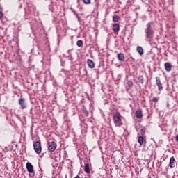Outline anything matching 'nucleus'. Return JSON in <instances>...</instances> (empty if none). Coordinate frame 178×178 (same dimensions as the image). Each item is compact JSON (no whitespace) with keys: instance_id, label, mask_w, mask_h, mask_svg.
Listing matches in <instances>:
<instances>
[{"instance_id":"obj_1","label":"nucleus","mask_w":178,"mask_h":178,"mask_svg":"<svg viewBox=\"0 0 178 178\" xmlns=\"http://www.w3.org/2000/svg\"><path fill=\"white\" fill-rule=\"evenodd\" d=\"M152 22H148L146 25V29H145L146 41H152L154 38L155 31H154V29L152 28Z\"/></svg>"},{"instance_id":"obj_2","label":"nucleus","mask_w":178,"mask_h":178,"mask_svg":"<svg viewBox=\"0 0 178 178\" xmlns=\"http://www.w3.org/2000/svg\"><path fill=\"white\" fill-rule=\"evenodd\" d=\"M113 119L114 124L117 127H120V126L123 124V123H122V115L119 112L115 113V114L113 115Z\"/></svg>"},{"instance_id":"obj_3","label":"nucleus","mask_w":178,"mask_h":178,"mask_svg":"<svg viewBox=\"0 0 178 178\" xmlns=\"http://www.w3.org/2000/svg\"><path fill=\"white\" fill-rule=\"evenodd\" d=\"M33 148L36 154H41V142L36 141L33 143Z\"/></svg>"},{"instance_id":"obj_4","label":"nucleus","mask_w":178,"mask_h":178,"mask_svg":"<svg viewBox=\"0 0 178 178\" xmlns=\"http://www.w3.org/2000/svg\"><path fill=\"white\" fill-rule=\"evenodd\" d=\"M47 145H48V149L51 152H54V151L56 149V143H55V142H49L47 143Z\"/></svg>"},{"instance_id":"obj_5","label":"nucleus","mask_w":178,"mask_h":178,"mask_svg":"<svg viewBox=\"0 0 178 178\" xmlns=\"http://www.w3.org/2000/svg\"><path fill=\"white\" fill-rule=\"evenodd\" d=\"M19 105H20L22 109H26L27 108V104H26V100L24 98H20L19 99Z\"/></svg>"},{"instance_id":"obj_6","label":"nucleus","mask_w":178,"mask_h":178,"mask_svg":"<svg viewBox=\"0 0 178 178\" xmlns=\"http://www.w3.org/2000/svg\"><path fill=\"white\" fill-rule=\"evenodd\" d=\"M156 84L158 86L159 91H162V90H163V86H162V83L161 82V78L156 77Z\"/></svg>"},{"instance_id":"obj_7","label":"nucleus","mask_w":178,"mask_h":178,"mask_svg":"<svg viewBox=\"0 0 178 178\" xmlns=\"http://www.w3.org/2000/svg\"><path fill=\"white\" fill-rule=\"evenodd\" d=\"M26 169L29 173H34V166H33V164H31V163H26Z\"/></svg>"},{"instance_id":"obj_8","label":"nucleus","mask_w":178,"mask_h":178,"mask_svg":"<svg viewBox=\"0 0 178 178\" xmlns=\"http://www.w3.org/2000/svg\"><path fill=\"white\" fill-rule=\"evenodd\" d=\"M117 58L119 60V62H124V59H126V57L124 56V54L118 53L117 54Z\"/></svg>"},{"instance_id":"obj_9","label":"nucleus","mask_w":178,"mask_h":178,"mask_svg":"<svg viewBox=\"0 0 178 178\" xmlns=\"http://www.w3.org/2000/svg\"><path fill=\"white\" fill-rule=\"evenodd\" d=\"M87 64L90 69H94L95 67V63H94V61H92V60L88 59L87 60Z\"/></svg>"},{"instance_id":"obj_10","label":"nucleus","mask_w":178,"mask_h":178,"mask_svg":"<svg viewBox=\"0 0 178 178\" xmlns=\"http://www.w3.org/2000/svg\"><path fill=\"white\" fill-rule=\"evenodd\" d=\"M164 67L167 72H172V64H170V63H165Z\"/></svg>"},{"instance_id":"obj_11","label":"nucleus","mask_w":178,"mask_h":178,"mask_svg":"<svg viewBox=\"0 0 178 178\" xmlns=\"http://www.w3.org/2000/svg\"><path fill=\"white\" fill-rule=\"evenodd\" d=\"M113 30L114 33H119V30H120V26H119V24H113Z\"/></svg>"},{"instance_id":"obj_12","label":"nucleus","mask_w":178,"mask_h":178,"mask_svg":"<svg viewBox=\"0 0 178 178\" xmlns=\"http://www.w3.org/2000/svg\"><path fill=\"white\" fill-rule=\"evenodd\" d=\"M176 166V159H175V157H171L170 160V168H175Z\"/></svg>"},{"instance_id":"obj_13","label":"nucleus","mask_w":178,"mask_h":178,"mask_svg":"<svg viewBox=\"0 0 178 178\" xmlns=\"http://www.w3.org/2000/svg\"><path fill=\"white\" fill-rule=\"evenodd\" d=\"M136 116L137 119H141L143 118V111L141 110H137L136 111Z\"/></svg>"},{"instance_id":"obj_14","label":"nucleus","mask_w":178,"mask_h":178,"mask_svg":"<svg viewBox=\"0 0 178 178\" xmlns=\"http://www.w3.org/2000/svg\"><path fill=\"white\" fill-rule=\"evenodd\" d=\"M136 51L139 54V55H144V49L141 46H138Z\"/></svg>"},{"instance_id":"obj_15","label":"nucleus","mask_w":178,"mask_h":178,"mask_svg":"<svg viewBox=\"0 0 178 178\" xmlns=\"http://www.w3.org/2000/svg\"><path fill=\"white\" fill-rule=\"evenodd\" d=\"M84 170H85L86 173H88V174L90 173V164L86 163L85 165Z\"/></svg>"},{"instance_id":"obj_16","label":"nucleus","mask_w":178,"mask_h":178,"mask_svg":"<svg viewBox=\"0 0 178 178\" xmlns=\"http://www.w3.org/2000/svg\"><path fill=\"white\" fill-rule=\"evenodd\" d=\"M119 19H120L119 15H115L113 16V22H115V23L119 22Z\"/></svg>"},{"instance_id":"obj_17","label":"nucleus","mask_w":178,"mask_h":178,"mask_svg":"<svg viewBox=\"0 0 178 178\" xmlns=\"http://www.w3.org/2000/svg\"><path fill=\"white\" fill-rule=\"evenodd\" d=\"M138 80L140 84H144V76L143 75L139 76Z\"/></svg>"},{"instance_id":"obj_18","label":"nucleus","mask_w":178,"mask_h":178,"mask_svg":"<svg viewBox=\"0 0 178 178\" xmlns=\"http://www.w3.org/2000/svg\"><path fill=\"white\" fill-rule=\"evenodd\" d=\"M138 141L140 145H142V144L144 143V137L139 136Z\"/></svg>"},{"instance_id":"obj_19","label":"nucleus","mask_w":178,"mask_h":178,"mask_svg":"<svg viewBox=\"0 0 178 178\" xmlns=\"http://www.w3.org/2000/svg\"><path fill=\"white\" fill-rule=\"evenodd\" d=\"M77 47H83V40H79L76 42Z\"/></svg>"},{"instance_id":"obj_20","label":"nucleus","mask_w":178,"mask_h":178,"mask_svg":"<svg viewBox=\"0 0 178 178\" xmlns=\"http://www.w3.org/2000/svg\"><path fill=\"white\" fill-rule=\"evenodd\" d=\"M83 3H85V5H90V3H91V0H82Z\"/></svg>"},{"instance_id":"obj_21","label":"nucleus","mask_w":178,"mask_h":178,"mask_svg":"<svg viewBox=\"0 0 178 178\" xmlns=\"http://www.w3.org/2000/svg\"><path fill=\"white\" fill-rule=\"evenodd\" d=\"M127 86L131 88V87H133V82L131 81H128Z\"/></svg>"},{"instance_id":"obj_22","label":"nucleus","mask_w":178,"mask_h":178,"mask_svg":"<svg viewBox=\"0 0 178 178\" xmlns=\"http://www.w3.org/2000/svg\"><path fill=\"white\" fill-rule=\"evenodd\" d=\"M82 111L83 113H85L86 115H88V111H87V108H86L85 106H83Z\"/></svg>"},{"instance_id":"obj_23","label":"nucleus","mask_w":178,"mask_h":178,"mask_svg":"<svg viewBox=\"0 0 178 178\" xmlns=\"http://www.w3.org/2000/svg\"><path fill=\"white\" fill-rule=\"evenodd\" d=\"M152 101H153V102H158V98L157 97H154L152 99Z\"/></svg>"},{"instance_id":"obj_24","label":"nucleus","mask_w":178,"mask_h":178,"mask_svg":"<svg viewBox=\"0 0 178 178\" xmlns=\"http://www.w3.org/2000/svg\"><path fill=\"white\" fill-rule=\"evenodd\" d=\"M72 12H73L74 15H75L76 17L79 16V14L77 13V12L76 10H73Z\"/></svg>"},{"instance_id":"obj_25","label":"nucleus","mask_w":178,"mask_h":178,"mask_svg":"<svg viewBox=\"0 0 178 178\" xmlns=\"http://www.w3.org/2000/svg\"><path fill=\"white\" fill-rule=\"evenodd\" d=\"M140 133H141L142 134H144V133H145V130H144V129H142L140 130Z\"/></svg>"},{"instance_id":"obj_26","label":"nucleus","mask_w":178,"mask_h":178,"mask_svg":"<svg viewBox=\"0 0 178 178\" xmlns=\"http://www.w3.org/2000/svg\"><path fill=\"white\" fill-rule=\"evenodd\" d=\"M3 16V13L2 11H0V19Z\"/></svg>"},{"instance_id":"obj_27","label":"nucleus","mask_w":178,"mask_h":178,"mask_svg":"<svg viewBox=\"0 0 178 178\" xmlns=\"http://www.w3.org/2000/svg\"><path fill=\"white\" fill-rule=\"evenodd\" d=\"M76 18L78 19V22H81L80 17L78 15V16H76Z\"/></svg>"},{"instance_id":"obj_28","label":"nucleus","mask_w":178,"mask_h":178,"mask_svg":"<svg viewBox=\"0 0 178 178\" xmlns=\"http://www.w3.org/2000/svg\"><path fill=\"white\" fill-rule=\"evenodd\" d=\"M175 140H176V141L178 143V135L176 136Z\"/></svg>"},{"instance_id":"obj_29","label":"nucleus","mask_w":178,"mask_h":178,"mask_svg":"<svg viewBox=\"0 0 178 178\" xmlns=\"http://www.w3.org/2000/svg\"><path fill=\"white\" fill-rule=\"evenodd\" d=\"M74 178H80V176L77 175V176L75 177Z\"/></svg>"},{"instance_id":"obj_30","label":"nucleus","mask_w":178,"mask_h":178,"mask_svg":"<svg viewBox=\"0 0 178 178\" xmlns=\"http://www.w3.org/2000/svg\"><path fill=\"white\" fill-rule=\"evenodd\" d=\"M31 111H33V109H31Z\"/></svg>"}]
</instances>
